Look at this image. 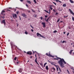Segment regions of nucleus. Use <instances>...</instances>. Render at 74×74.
Returning <instances> with one entry per match:
<instances>
[{"label": "nucleus", "instance_id": "obj_1", "mask_svg": "<svg viewBox=\"0 0 74 74\" xmlns=\"http://www.w3.org/2000/svg\"><path fill=\"white\" fill-rule=\"evenodd\" d=\"M59 58L60 59V60L58 61V63L60 64V66L62 68L64 67V65L63 63V62H64V64H66V62H65L64 59L61 58Z\"/></svg>", "mask_w": 74, "mask_h": 74}, {"label": "nucleus", "instance_id": "obj_2", "mask_svg": "<svg viewBox=\"0 0 74 74\" xmlns=\"http://www.w3.org/2000/svg\"><path fill=\"white\" fill-rule=\"evenodd\" d=\"M36 35H37V36L38 37H42V38H45V37H44L43 36L41 35L40 34L38 33H37L36 34Z\"/></svg>", "mask_w": 74, "mask_h": 74}, {"label": "nucleus", "instance_id": "obj_3", "mask_svg": "<svg viewBox=\"0 0 74 74\" xmlns=\"http://www.w3.org/2000/svg\"><path fill=\"white\" fill-rule=\"evenodd\" d=\"M56 67V68H57V70L58 71V67L59 69V71L60 72V73H61V72H62V71H61V69H60V68H59V67L58 66V65H55Z\"/></svg>", "mask_w": 74, "mask_h": 74}, {"label": "nucleus", "instance_id": "obj_4", "mask_svg": "<svg viewBox=\"0 0 74 74\" xmlns=\"http://www.w3.org/2000/svg\"><path fill=\"white\" fill-rule=\"evenodd\" d=\"M5 12V10H3L1 12V14L3 15H5V14L4 13Z\"/></svg>", "mask_w": 74, "mask_h": 74}, {"label": "nucleus", "instance_id": "obj_5", "mask_svg": "<svg viewBox=\"0 0 74 74\" xmlns=\"http://www.w3.org/2000/svg\"><path fill=\"white\" fill-rule=\"evenodd\" d=\"M35 56L36 58L35 59V62L38 65H39V64H38V62H37V56L36 55V54H35Z\"/></svg>", "mask_w": 74, "mask_h": 74}, {"label": "nucleus", "instance_id": "obj_6", "mask_svg": "<svg viewBox=\"0 0 74 74\" xmlns=\"http://www.w3.org/2000/svg\"><path fill=\"white\" fill-rule=\"evenodd\" d=\"M41 24L43 25V28H45V27H46V26L45 25V23L42 22L41 23Z\"/></svg>", "mask_w": 74, "mask_h": 74}, {"label": "nucleus", "instance_id": "obj_7", "mask_svg": "<svg viewBox=\"0 0 74 74\" xmlns=\"http://www.w3.org/2000/svg\"><path fill=\"white\" fill-rule=\"evenodd\" d=\"M27 54H28V55H31L32 54V52L31 51H28L27 53Z\"/></svg>", "mask_w": 74, "mask_h": 74}, {"label": "nucleus", "instance_id": "obj_8", "mask_svg": "<svg viewBox=\"0 0 74 74\" xmlns=\"http://www.w3.org/2000/svg\"><path fill=\"white\" fill-rule=\"evenodd\" d=\"M69 11L70 13H71V14H72V15H73L74 16V13L73 12V11H72L71 10L69 9Z\"/></svg>", "mask_w": 74, "mask_h": 74}, {"label": "nucleus", "instance_id": "obj_9", "mask_svg": "<svg viewBox=\"0 0 74 74\" xmlns=\"http://www.w3.org/2000/svg\"><path fill=\"white\" fill-rule=\"evenodd\" d=\"M5 20H3L2 21V23H3L5 26Z\"/></svg>", "mask_w": 74, "mask_h": 74}, {"label": "nucleus", "instance_id": "obj_10", "mask_svg": "<svg viewBox=\"0 0 74 74\" xmlns=\"http://www.w3.org/2000/svg\"><path fill=\"white\" fill-rule=\"evenodd\" d=\"M51 71L53 72V71H55V69L54 67H52L51 69Z\"/></svg>", "mask_w": 74, "mask_h": 74}, {"label": "nucleus", "instance_id": "obj_11", "mask_svg": "<svg viewBox=\"0 0 74 74\" xmlns=\"http://www.w3.org/2000/svg\"><path fill=\"white\" fill-rule=\"evenodd\" d=\"M18 71H19V73H22V69L19 68L18 70Z\"/></svg>", "mask_w": 74, "mask_h": 74}, {"label": "nucleus", "instance_id": "obj_12", "mask_svg": "<svg viewBox=\"0 0 74 74\" xmlns=\"http://www.w3.org/2000/svg\"><path fill=\"white\" fill-rule=\"evenodd\" d=\"M10 45L12 49H14V47H13V45L12 43H10Z\"/></svg>", "mask_w": 74, "mask_h": 74}, {"label": "nucleus", "instance_id": "obj_13", "mask_svg": "<svg viewBox=\"0 0 74 74\" xmlns=\"http://www.w3.org/2000/svg\"><path fill=\"white\" fill-rule=\"evenodd\" d=\"M13 18H17V16H16V14H13Z\"/></svg>", "mask_w": 74, "mask_h": 74}, {"label": "nucleus", "instance_id": "obj_14", "mask_svg": "<svg viewBox=\"0 0 74 74\" xmlns=\"http://www.w3.org/2000/svg\"><path fill=\"white\" fill-rule=\"evenodd\" d=\"M22 15L23 17H26V14H25V13L22 14Z\"/></svg>", "mask_w": 74, "mask_h": 74}, {"label": "nucleus", "instance_id": "obj_15", "mask_svg": "<svg viewBox=\"0 0 74 74\" xmlns=\"http://www.w3.org/2000/svg\"><path fill=\"white\" fill-rule=\"evenodd\" d=\"M46 69L47 70H49V68H48V66H47L46 67Z\"/></svg>", "mask_w": 74, "mask_h": 74}, {"label": "nucleus", "instance_id": "obj_16", "mask_svg": "<svg viewBox=\"0 0 74 74\" xmlns=\"http://www.w3.org/2000/svg\"><path fill=\"white\" fill-rule=\"evenodd\" d=\"M49 56H50V57H52V58L53 57V56H51L50 53H49Z\"/></svg>", "mask_w": 74, "mask_h": 74}, {"label": "nucleus", "instance_id": "obj_17", "mask_svg": "<svg viewBox=\"0 0 74 74\" xmlns=\"http://www.w3.org/2000/svg\"><path fill=\"white\" fill-rule=\"evenodd\" d=\"M27 1L28 3H29V4H31V2L27 0Z\"/></svg>", "mask_w": 74, "mask_h": 74}, {"label": "nucleus", "instance_id": "obj_18", "mask_svg": "<svg viewBox=\"0 0 74 74\" xmlns=\"http://www.w3.org/2000/svg\"><path fill=\"white\" fill-rule=\"evenodd\" d=\"M70 1V2L71 3H74V1H73L71 0H69Z\"/></svg>", "mask_w": 74, "mask_h": 74}, {"label": "nucleus", "instance_id": "obj_19", "mask_svg": "<svg viewBox=\"0 0 74 74\" xmlns=\"http://www.w3.org/2000/svg\"><path fill=\"white\" fill-rule=\"evenodd\" d=\"M73 50H71L69 52V53H70V54H71V53L72 52H73Z\"/></svg>", "mask_w": 74, "mask_h": 74}, {"label": "nucleus", "instance_id": "obj_20", "mask_svg": "<svg viewBox=\"0 0 74 74\" xmlns=\"http://www.w3.org/2000/svg\"><path fill=\"white\" fill-rule=\"evenodd\" d=\"M50 9H51V10H52L53 8H52V5H50Z\"/></svg>", "mask_w": 74, "mask_h": 74}, {"label": "nucleus", "instance_id": "obj_21", "mask_svg": "<svg viewBox=\"0 0 74 74\" xmlns=\"http://www.w3.org/2000/svg\"><path fill=\"white\" fill-rule=\"evenodd\" d=\"M63 7H66V4H63Z\"/></svg>", "mask_w": 74, "mask_h": 74}, {"label": "nucleus", "instance_id": "obj_22", "mask_svg": "<svg viewBox=\"0 0 74 74\" xmlns=\"http://www.w3.org/2000/svg\"><path fill=\"white\" fill-rule=\"evenodd\" d=\"M44 11H45V12H47V13L49 14V12H48V11H47V10H45Z\"/></svg>", "mask_w": 74, "mask_h": 74}, {"label": "nucleus", "instance_id": "obj_23", "mask_svg": "<svg viewBox=\"0 0 74 74\" xmlns=\"http://www.w3.org/2000/svg\"><path fill=\"white\" fill-rule=\"evenodd\" d=\"M64 42L66 43V41H65L64 40L62 41V44H63V43H64Z\"/></svg>", "mask_w": 74, "mask_h": 74}, {"label": "nucleus", "instance_id": "obj_24", "mask_svg": "<svg viewBox=\"0 0 74 74\" xmlns=\"http://www.w3.org/2000/svg\"><path fill=\"white\" fill-rule=\"evenodd\" d=\"M34 18L37 17V14H34Z\"/></svg>", "mask_w": 74, "mask_h": 74}, {"label": "nucleus", "instance_id": "obj_25", "mask_svg": "<svg viewBox=\"0 0 74 74\" xmlns=\"http://www.w3.org/2000/svg\"><path fill=\"white\" fill-rule=\"evenodd\" d=\"M72 21H74V17L73 16H72Z\"/></svg>", "mask_w": 74, "mask_h": 74}, {"label": "nucleus", "instance_id": "obj_26", "mask_svg": "<svg viewBox=\"0 0 74 74\" xmlns=\"http://www.w3.org/2000/svg\"><path fill=\"white\" fill-rule=\"evenodd\" d=\"M17 59V58H16V57H15L14 59V60H16Z\"/></svg>", "mask_w": 74, "mask_h": 74}, {"label": "nucleus", "instance_id": "obj_27", "mask_svg": "<svg viewBox=\"0 0 74 74\" xmlns=\"http://www.w3.org/2000/svg\"><path fill=\"white\" fill-rule=\"evenodd\" d=\"M47 64V63H45L44 64V67H45L46 64Z\"/></svg>", "mask_w": 74, "mask_h": 74}, {"label": "nucleus", "instance_id": "obj_28", "mask_svg": "<svg viewBox=\"0 0 74 74\" xmlns=\"http://www.w3.org/2000/svg\"><path fill=\"white\" fill-rule=\"evenodd\" d=\"M25 34H28V33L27 32V31H25Z\"/></svg>", "mask_w": 74, "mask_h": 74}, {"label": "nucleus", "instance_id": "obj_29", "mask_svg": "<svg viewBox=\"0 0 74 74\" xmlns=\"http://www.w3.org/2000/svg\"><path fill=\"white\" fill-rule=\"evenodd\" d=\"M45 20L47 22L48 21V19H47V20H46V18H45Z\"/></svg>", "mask_w": 74, "mask_h": 74}, {"label": "nucleus", "instance_id": "obj_30", "mask_svg": "<svg viewBox=\"0 0 74 74\" xmlns=\"http://www.w3.org/2000/svg\"><path fill=\"white\" fill-rule=\"evenodd\" d=\"M57 31H56V30L54 31L53 32V33H57Z\"/></svg>", "mask_w": 74, "mask_h": 74}, {"label": "nucleus", "instance_id": "obj_31", "mask_svg": "<svg viewBox=\"0 0 74 74\" xmlns=\"http://www.w3.org/2000/svg\"><path fill=\"white\" fill-rule=\"evenodd\" d=\"M68 28H69V29H71V27H70V26H69L68 27Z\"/></svg>", "mask_w": 74, "mask_h": 74}, {"label": "nucleus", "instance_id": "obj_32", "mask_svg": "<svg viewBox=\"0 0 74 74\" xmlns=\"http://www.w3.org/2000/svg\"><path fill=\"white\" fill-rule=\"evenodd\" d=\"M34 3H37V2H36V0H34Z\"/></svg>", "mask_w": 74, "mask_h": 74}, {"label": "nucleus", "instance_id": "obj_33", "mask_svg": "<svg viewBox=\"0 0 74 74\" xmlns=\"http://www.w3.org/2000/svg\"><path fill=\"white\" fill-rule=\"evenodd\" d=\"M32 52H33V53H35V52H36V51H33V50H32Z\"/></svg>", "mask_w": 74, "mask_h": 74}, {"label": "nucleus", "instance_id": "obj_34", "mask_svg": "<svg viewBox=\"0 0 74 74\" xmlns=\"http://www.w3.org/2000/svg\"><path fill=\"white\" fill-rule=\"evenodd\" d=\"M53 4H55L56 5V3H55L54 2H53Z\"/></svg>", "mask_w": 74, "mask_h": 74}, {"label": "nucleus", "instance_id": "obj_35", "mask_svg": "<svg viewBox=\"0 0 74 74\" xmlns=\"http://www.w3.org/2000/svg\"><path fill=\"white\" fill-rule=\"evenodd\" d=\"M13 46L14 47H15V48H17V46H16V45H14Z\"/></svg>", "mask_w": 74, "mask_h": 74}, {"label": "nucleus", "instance_id": "obj_36", "mask_svg": "<svg viewBox=\"0 0 74 74\" xmlns=\"http://www.w3.org/2000/svg\"><path fill=\"white\" fill-rule=\"evenodd\" d=\"M68 16H69L67 15V16H64V18H65L67 17H68Z\"/></svg>", "mask_w": 74, "mask_h": 74}, {"label": "nucleus", "instance_id": "obj_37", "mask_svg": "<svg viewBox=\"0 0 74 74\" xmlns=\"http://www.w3.org/2000/svg\"><path fill=\"white\" fill-rule=\"evenodd\" d=\"M46 55L47 56H49V54H48V53H46Z\"/></svg>", "mask_w": 74, "mask_h": 74}, {"label": "nucleus", "instance_id": "obj_38", "mask_svg": "<svg viewBox=\"0 0 74 74\" xmlns=\"http://www.w3.org/2000/svg\"><path fill=\"white\" fill-rule=\"evenodd\" d=\"M53 11L55 12H56V10H55V9H53Z\"/></svg>", "mask_w": 74, "mask_h": 74}, {"label": "nucleus", "instance_id": "obj_39", "mask_svg": "<svg viewBox=\"0 0 74 74\" xmlns=\"http://www.w3.org/2000/svg\"><path fill=\"white\" fill-rule=\"evenodd\" d=\"M32 12H35V11H34V10H33V9H32Z\"/></svg>", "mask_w": 74, "mask_h": 74}, {"label": "nucleus", "instance_id": "obj_40", "mask_svg": "<svg viewBox=\"0 0 74 74\" xmlns=\"http://www.w3.org/2000/svg\"><path fill=\"white\" fill-rule=\"evenodd\" d=\"M59 21H60V18H59L58 21H57V22L58 23L59 22Z\"/></svg>", "mask_w": 74, "mask_h": 74}, {"label": "nucleus", "instance_id": "obj_41", "mask_svg": "<svg viewBox=\"0 0 74 74\" xmlns=\"http://www.w3.org/2000/svg\"><path fill=\"white\" fill-rule=\"evenodd\" d=\"M16 13L17 14H19V11H17L16 12Z\"/></svg>", "mask_w": 74, "mask_h": 74}, {"label": "nucleus", "instance_id": "obj_42", "mask_svg": "<svg viewBox=\"0 0 74 74\" xmlns=\"http://www.w3.org/2000/svg\"><path fill=\"white\" fill-rule=\"evenodd\" d=\"M69 34H70V33H68V34H67V36H69Z\"/></svg>", "mask_w": 74, "mask_h": 74}, {"label": "nucleus", "instance_id": "obj_43", "mask_svg": "<svg viewBox=\"0 0 74 74\" xmlns=\"http://www.w3.org/2000/svg\"><path fill=\"white\" fill-rule=\"evenodd\" d=\"M11 11V10H9L7 9L6 10V11Z\"/></svg>", "mask_w": 74, "mask_h": 74}, {"label": "nucleus", "instance_id": "obj_44", "mask_svg": "<svg viewBox=\"0 0 74 74\" xmlns=\"http://www.w3.org/2000/svg\"><path fill=\"white\" fill-rule=\"evenodd\" d=\"M7 9H11V8H7Z\"/></svg>", "mask_w": 74, "mask_h": 74}, {"label": "nucleus", "instance_id": "obj_45", "mask_svg": "<svg viewBox=\"0 0 74 74\" xmlns=\"http://www.w3.org/2000/svg\"><path fill=\"white\" fill-rule=\"evenodd\" d=\"M56 58H58V59H60V58H59V57H58V56H56Z\"/></svg>", "mask_w": 74, "mask_h": 74}, {"label": "nucleus", "instance_id": "obj_46", "mask_svg": "<svg viewBox=\"0 0 74 74\" xmlns=\"http://www.w3.org/2000/svg\"><path fill=\"white\" fill-rule=\"evenodd\" d=\"M31 31L32 32H34V30L32 29H31Z\"/></svg>", "mask_w": 74, "mask_h": 74}, {"label": "nucleus", "instance_id": "obj_47", "mask_svg": "<svg viewBox=\"0 0 74 74\" xmlns=\"http://www.w3.org/2000/svg\"><path fill=\"white\" fill-rule=\"evenodd\" d=\"M54 59H56V60H58L59 59L58 58H54Z\"/></svg>", "mask_w": 74, "mask_h": 74}, {"label": "nucleus", "instance_id": "obj_48", "mask_svg": "<svg viewBox=\"0 0 74 74\" xmlns=\"http://www.w3.org/2000/svg\"><path fill=\"white\" fill-rule=\"evenodd\" d=\"M50 11H51V10H50V9H49V14H50Z\"/></svg>", "mask_w": 74, "mask_h": 74}, {"label": "nucleus", "instance_id": "obj_49", "mask_svg": "<svg viewBox=\"0 0 74 74\" xmlns=\"http://www.w3.org/2000/svg\"><path fill=\"white\" fill-rule=\"evenodd\" d=\"M67 72L68 73L70 74V73L69 72V70H67Z\"/></svg>", "mask_w": 74, "mask_h": 74}, {"label": "nucleus", "instance_id": "obj_50", "mask_svg": "<svg viewBox=\"0 0 74 74\" xmlns=\"http://www.w3.org/2000/svg\"><path fill=\"white\" fill-rule=\"evenodd\" d=\"M59 14V13H58L57 12L56 13V15H58Z\"/></svg>", "mask_w": 74, "mask_h": 74}, {"label": "nucleus", "instance_id": "obj_51", "mask_svg": "<svg viewBox=\"0 0 74 74\" xmlns=\"http://www.w3.org/2000/svg\"><path fill=\"white\" fill-rule=\"evenodd\" d=\"M40 18H41V20H42V17H41Z\"/></svg>", "mask_w": 74, "mask_h": 74}, {"label": "nucleus", "instance_id": "obj_52", "mask_svg": "<svg viewBox=\"0 0 74 74\" xmlns=\"http://www.w3.org/2000/svg\"><path fill=\"white\" fill-rule=\"evenodd\" d=\"M21 1V2H23V0H20Z\"/></svg>", "mask_w": 74, "mask_h": 74}, {"label": "nucleus", "instance_id": "obj_53", "mask_svg": "<svg viewBox=\"0 0 74 74\" xmlns=\"http://www.w3.org/2000/svg\"><path fill=\"white\" fill-rule=\"evenodd\" d=\"M2 18H3V19H4L5 17H4V16H3V17H2Z\"/></svg>", "mask_w": 74, "mask_h": 74}, {"label": "nucleus", "instance_id": "obj_54", "mask_svg": "<svg viewBox=\"0 0 74 74\" xmlns=\"http://www.w3.org/2000/svg\"><path fill=\"white\" fill-rule=\"evenodd\" d=\"M26 6H27V7H28V5H27V4H26Z\"/></svg>", "mask_w": 74, "mask_h": 74}, {"label": "nucleus", "instance_id": "obj_55", "mask_svg": "<svg viewBox=\"0 0 74 74\" xmlns=\"http://www.w3.org/2000/svg\"><path fill=\"white\" fill-rule=\"evenodd\" d=\"M48 16L46 15L45 16V18H47Z\"/></svg>", "mask_w": 74, "mask_h": 74}, {"label": "nucleus", "instance_id": "obj_56", "mask_svg": "<svg viewBox=\"0 0 74 74\" xmlns=\"http://www.w3.org/2000/svg\"><path fill=\"white\" fill-rule=\"evenodd\" d=\"M30 65H31L32 66H33V64H30Z\"/></svg>", "mask_w": 74, "mask_h": 74}, {"label": "nucleus", "instance_id": "obj_57", "mask_svg": "<svg viewBox=\"0 0 74 74\" xmlns=\"http://www.w3.org/2000/svg\"><path fill=\"white\" fill-rule=\"evenodd\" d=\"M40 65H41V66H42V63H40Z\"/></svg>", "mask_w": 74, "mask_h": 74}, {"label": "nucleus", "instance_id": "obj_58", "mask_svg": "<svg viewBox=\"0 0 74 74\" xmlns=\"http://www.w3.org/2000/svg\"><path fill=\"white\" fill-rule=\"evenodd\" d=\"M49 18H50V17H49V18H48L47 19H48V20H49Z\"/></svg>", "mask_w": 74, "mask_h": 74}, {"label": "nucleus", "instance_id": "obj_59", "mask_svg": "<svg viewBox=\"0 0 74 74\" xmlns=\"http://www.w3.org/2000/svg\"><path fill=\"white\" fill-rule=\"evenodd\" d=\"M49 18H50V17H49V18H48L47 19H48V20H49Z\"/></svg>", "mask_w": 74, "mask_h": 74}, {"label": "nucleus", "instance_id": "obj_60", "mask_svg": "<svg viewBox=\"0 0 74 74\" xmlns=\"http://www.w3.org/2000/svg\"><path fill=\"white\" fill-rule=\"evenodd\" d=\"M16 63L17 64H19V62H17Z\"/></svg>", "mask_w": 74, "mask_h": 74}, {"label": "nucleus", "instance_id": "obj_61", "mask_svg": "<svg viewBox=\"0 0 74 74\" xmlns=\"http://www.w3.org/2000/svg\"><path fill=\"white\" fill-rule=\"evenodd\" d=\"M18 25H19V24H17V27H18Z\"/></svg>", "mask_w": 74, "mask_h": 74}, {"label": "nucleus", "instance_id": "obj_62", "mask_svg": "<svg viewBox=\"0 0 74 74\" xmlns=\"http://www.w3.org/2000/svg\"><path fill=\"white\" fill-rule=\"evenodd\" d=\"M30 27H32V25H30Z\"/></svg>", "mask_w": 74, "mask_h": 74}, {"label": "nucleus", "instance_id": "obj_63", "mask_svg": "<svg viewBox=\"0 0 74 74\" xmlns=\"http://www.w3.org/2000/svg\"><path fill=\"white\" fill-rule=\"evenodd\" d=\"M30 58L31 59H32V56H31Z\"/></svg>", "mask_w": 74, "mask_h": 74}, {"label": "nucleus", "instance_id": "obj_64", "mask_svg": "<svg viewBox=\"0 0 74 74\" xmlns=\"http://www.w3.org/2000/svg\"><path fill=\"white\" fill-rule=\"evenodd\" d=\"M64 34H66V32H64Z\"/></svg>", "mask_w": 74, "mask_h": 74}]
</instances>
